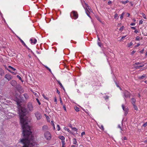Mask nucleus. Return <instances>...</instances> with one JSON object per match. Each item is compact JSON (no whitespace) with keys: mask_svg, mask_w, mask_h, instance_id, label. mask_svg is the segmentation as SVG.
I'll return each mask as SVG.
<instances>
[{"mask_svg":"<svg viewBox=\"0 0 147 147\" xmlns=\"http://www.w3.org/2000/svg\"><path fill=\"white\" fill-rule=\"evenodd\" d=\"M20 123L23 129V134L24 139L21 140V142L24 144L23 147H33L35 143L32 136L31 127L28 123L29 121L26 115V111L25 108H18Z\"/></svg>","mask_w":147,"mask_h":147,"instance_id":"1","label":"nucleus"},{"mask_svg":"<svg viewBox=\"0 0 147 147\" xmlns=\"http://www.w3.org/2000/svg\"><path fill=\"white\" fill-rule=\"evenodd\" d=\"M44 135L45 138L47 140H50L51 138V135L50 133L48 131L45 132L44 133Z\"/></svg>","mask_w":147,"mask_h":147,"instance_id":"2","label":"nucleus"},{"mask_svg":"<svg viewBox=\"0 0 147 147\" xmlns=\"http://www.w3.org/2000/svg\"><path fill=\"white\" fill-rule=\"evenodd\" d=\"M124 98L125 100V98H127L129 97V93L127 91H125L124 92Z\"/></svg>","mask_w":147,"mask_h":147,"instance_id":"3","label":"nucleus"},{"mask_svg":"<svg viewBox=\"0 0 147 147\" xmlns=\"http://www.w3.org/2000/svg\"><path fill=\"white\" fill-rule=\"evenodd\" d=\"M72 13L73 14V16L74 17V19H76L78 18V15L76 12L75 11H73L72 12Z\"/></svg>","mask_w":147,"mask_h":147,"instance_id":"4","label":"nucleus"},{"mask_svg":"<svg viewBox=\"0 0 147 147\" xmlns=\"http://www.w3.org/2000/svg\"><path fill=\"white\" fill-rule=\"evenodd\" d=\"M5 78L8 81H9L12 79V77L9 74H6L5 76Z\"/></svg>","mask_w":147,"mask_h":147,"instance_id":"5","label":"nucleus"},{"mask_svg":"<svg viewBox=\"0 0 147 147\" xmlns=\"http://www.w3.org/2000/svg\"><path fill=\"white\" fill-rule=\"evenodd\" d=\"M28 108L30 111H31L33 110V107L31 103H29L28 104Z\"/></svg>","mask_w":147,"mask_h":147,"instance_id":"6","label":"nucleus"},{"mask_svg":"<svg viewBox=\"0 0 147 147\" xmlns=\"http://www.w3.org/2000/svg\"><path fill=\"white\" fill-rule=\"evenodd\" d=\"M122 107L123 110L125 111V114L126 115L127 113V111L128 110V109L127 108H125L124 107V106L123 105H122Z\"/></svg>","mask_w":147,"mask_h":147,"instance_id":"7","label":"nucleus"},{"mask_svg":"<svg viewBox=\"0 0 147 147\" xmlns=\"http://www.w3.org/2000/svg\"><path fill=\"white\" fill-rule=\"evenodd\" d=\"M59 138L62 140V142L63 144L65 142V137L63 136H59Z\"/></svg>","mask_w":147,"mask_h":147,"instance_id":"8","label":"nucleus"},{"mask_svg":"<svg viewBox=\"0 0 147 147\" xmlns=\"http://www.w3.org/2000/svg\"><path fill=\"white\" fill-rule=\"evenodd\" d=\"M11 85L13 86H15L16 84V82L15 80H13L10 82Z\"/></svg>","mask_w":147,"mask_h":147,"instance_id":"9","label":"nucleus"},{"mask_svg":"<svg viewBox=\"0 0 147 147\" xmlns=\"http://www.w3.org/2000/svg\"><path fill=\"white\" fill-rule=\"evenodd\" d=\"M30 41L32 44H35L36 42V40L35 39H34V40L32 39H31Z\"/></svg>","mask_w":147,"mask_h":147,"instance_id":"10","label":"nucleus"},{"mask_svg":"<svg viewBox=\"0 0 147 147\" xmlns=\"http://www.w3.org/2000/svg\"><path fill=\"white\" fill-rule=\"evenodd\" d=\"M19 39L20 40V41L22 43L23 45L25 46L26 47L28 48L27 46L26 45L24 42L20 38H19Z\"/></svg>","mask_w":147,"mask_h":147,"instance_id":"11","label":"nucleus"},{"mask_svg":"<svg viewBox=\"0 0 147 147\" xmlns=\"http://www.w3.org/2000/svg\"><path fill=\"white\" fill-rule=\"evenodd\" d=\"M4 74V71L1 68H0V75L3 76Z\"/></svg>","mask_w":147,"mask_h":147,"instance_id":"12","label":"nucleus"},{"mask_svg":"<svg viewBox=\"0 0 147 147\" xmlns=\"http://www.w3.org/2000/svg\"><path fill=\"white\" fill-rule=\"evenodd\" d=\"M42 129L44 131H45L48 130V126L47 125H44L42 127Z\"/></svg>","mask_w":147,"mask_h":147,"instance_id":"13","label":"nucleus"},{"mask_svg":"<svg viewBox=\"0 0 147 147\" xmlns=\"http://www.w3.org/2000/svg\"><path fill=\"white\" fill-rule=\"evenodd\" d=\"M136 100L134 98H132L131 99V102L133 105L135 104V103L136 102Z\"/></svg>","mask_w":147,"mask_h":147,"instance_id":"14","label":"nucleus"},{"mask_svg":"<svg viewBox=\"0 0 147 147\" xmlns=\"http://www.w3.org/2000/svg\"><path fill=\"white\" fill-rule=\"evenodd\" d=\"M41 117L42 116L40 114H37V120L40 119Z\"/></svg>","mask_w":147,"mask_h":147,"instance_id":"15","label":"nucleus"},{"mask_svg":"<svg viewBox=\"0 0 147 147\" xmlns=\"http://www.w3.org/2000/svg\"><path fill=\"white\" fill-rule=\"evenodd\" d=\"M144 66V65H140L139 66H138L136 67V69H138L140 67H143Z\"/></svg>","mask_w":147,"mask_h":147,"instance_id":"16","label":"nucleus"},{"mask_svg":"<svg viewBox=\"0 0 147 147\" xmlns=\"http://www.w3.org/2000/svg\"><path fill=\"white\" fill-rule=\"evenodd\" d=\"M121 2L123 4H125L126 3H128L129 2V1L128 0L126 1H121Z\"/></svg>","mask_w":147,"mask_h":147,"instance_id":"17","label":"nucleus"},{"mask_svg":"<svg viewBox=\"0 0 147 147\" xmlns=\"http://www.w3.org/2000/svg\"><path fill=\"white\" fill-rule=\"evenodd\" d=\"M133 45V43L132 42H130V43H128L127 44V46L128 47H130L131 46H132Z\"/></svg>","mask_w":147,"mask_h":147,"instance_id":"18","label":"nucleus"},{"mask_svg":"<svg viewBox=\"0 0 147 147\" xmlns=\"http://www.w3.org/2000/svg\"><path fill=\"white\" fill-rule=\"evenodd\" d=\"M75 110L77 112H78V111H80L79 108L77 107H75Z\"/></svg>","mask_w":147,"mask_h":147,"instance_id":"19","label":"nucleus"},{"mask_svg":"<svg viewBox=\"0 0 147 147\" xmlns=\"http://www.w3.org/2000/svg\"><path fill=\"white\" fill-rule=\"evenodd\" d=\"M73 142L74 144H76L77 143L76 140L75 138H74L73 139Z\"/></svg>","mask_w":147,"mask_h":147,"instance_id":"20","label":"nucleus"},{"mask_svg":"<svg viewBox=\"0 0 147 147\" xmlns=\"http://www.w3.org/2000/svg\"><path fill=\"white\" fill-rule=\"evenodd\" d=\"M125 14V13L124 12H123L122 14L121 15V16H120V18L122 19L123 18V17L124 16V15Z\"/></svg>","mask_w":147,"mask_h":147,"instance_id":"21","label":"nucleus"},{"mask_svg":"<svg viewBox=\"0 0 147 147\" xmlns=\"http://www.w3.org/2000/svg\"><path fill=\"white\" fill-rule=\"evenodd\" d=\"M24 97H25V98L26 99L28 98V95L26 94H24Z\"/></svg>","mask_w":147,"mask_h":147,"instance_id":"22","label":"nucleus"},{"mask_svg":"<svg viewBox=\"0 0 147 147\" xmlns=\"http://www.w3.org/2000/svg\"><path fill=\"white\" fill-rule=\"evenodd\" d=\"M99 128L101 129L103 131L104 130V127L103 125H102L100 126H99Z\"/></svg>","mask_w":147,"mask_h":147,"instance_id":"23","label":"nucleus"},{"mask_svg":"<svg viewBox=\"0 0 147 147\" xmlns=\"http://www.w3.org/2000/svg\"><path fill=\"white\" fill-rule=\"evenodd\" d=\"M141 14L142 15V16L143 17L144 19H146V16L145 15V14L144 13H141Z\"/></svg>","mask_w":147,"mask_h":147,"instance_id":"24","label":"nucleus"},{"mask_svg":"<svg viewBox=\"0 0 147 147\" xmlns=\"http://www.w3.org/2000/svg\"><path fill=\"white\" fill-rule=\"evenodd\" d=\"M8 67H9V69H12V70H13V71H15V70H16V69L15 68H13V67H12L11 66H9Z\"/></svg>","mask_w":147,"mask_h":147,"instance_id":"25","label":"nucleus"},{"mask_svg":"<svg viewBox=\"0 0 147 147\" xmlns=\"http://www.w3.org/2000/svg\"><path fill=\"white\" fill-rule=\"evenodd\" d=\"M134 106V107L135 110H138V108L135 105V104L133 105Z\"/></svg>","mask_w":147,"mask_h":147,"instance_id":"26","label":"nucleus"},{"mask_svg":"<svg viewBox=\"0 0 147 147\" xmlns=\"http://www.w3.org/2000/svg\"><path fill=\"white\" fill-rule=\"evenodd\" d=\"M117 17H118V14L116 13H115V16H114V18L116 19H117Z\"/></svg>","mask_w":147,"mask_h":147,"instance_id":"27","label":"nucleus"},{"mask_svg":"<svg viewBox=\"0 0 147 147\" xmlns=\"http://www.w3.org/2000/svg\"><path fill=\"white\" fill-rule=\"evenodd\" d=\"M86 14L88 16H89V17H90V16L88 13V12H89V11L88 10H86Z\"/></svg>","mask_w":147,"mask_h":147,"instance_id":"28","label":"nucleus"},{"mask_svg":"<svg viewBox=\"0 0 147 147\" xmlns=\"http://www.w3.org/2000/svg\"><path fill=\"white\" fill-rule=\"evenodd\" d=\"M146 76L145 75H143L142 76H141L140 77V78L141 79H142L144 78Z\"/></svg>","mask_w":147,"mask_h":147,"instance_id":"29","label":"nucleus"},{"mask_svg":"<svg viewBox=\"0 0 147 147\" xmlns=\"http://www.w3.org/2000/svg\"><path fill=\"white\" fill-rule=\"evenodd\" d=\"M45 116L46 118H47V119L48 120H50V118L48 116L46 115L45 114Z\"/></svg>","mask_w":147,"mask_h":147,"instance_id":"30","label":"nucleus"},{"mask_svg":"<svg viewBox=\"0 0 147 147\" xmlns=\"http://www.w3.org/2000/svg\"><path fill=\"white\" fill-rule=\"evenodd\" d=\"M140 37L139 36H137L136 38V40H140Z\"/></svg>","mask_w":147,"mask_h":147,"instance_id":"31","label":"nucleus"},{"mask_svg":"<svg viewBox=\"0 0 147 147\" xmlns=\"http://www.w3.org/2000/svg\"><path fill=\"white\" fill-rule=\"evenodd\" d=\"M143 22V21L142 20H140L139 22V24H142Z\"/></svg>","mask_w":147,"mask_h":147,"instance_id":"32","label":"nucleus"},{"mask_svg":"<svg viewBox=\"0 0 147 147\" xmlns=\"http://www.w3.org/2000/svg\"><path fill=\"white\" fill-rule=\"evenodd\" d=\"M17 77L20 80H22V79L21 77L19 75H17Z\"/></svg>","mask_w":147,"mask_h":147,"instance_id":"33","label":"nucleus"},{"mask_svg":"<svg viewBox=\"0 0 147 147\" xmlns=\"http://www.w3.org/2000/svg\"><path fill=\"white\" fill-rule=\"evenodd\" d=\"M147 125V122L145 123L143 125V126L144 127H146Z\"/></svg>","mask_w":147,"mask_h":147,"instance_id":"34","label":"nucleus"},{"mask_svg":"<svg viewBox=\"0 0 147 147\" xmlns=\"http://www.w3.org/2000/svg\"><path fill=\"white\" fill-rule=\"evenodd\" d=\"M57 130L58 131L60 130V127L59 125H57Z\"/></svg>","mask_w":147,"mask_h":147,"instance_id":"35","label":"nucleus"},{"mask_svg":"<svg viewBox=\"0 0 147 147\" xmlns=\"http://www.w3.org/2000/svg\"><path fill=\"white\" fill-rule=\"evenodd\" d=\"M58 82L59 84L60 85V86L61 87H63V86L62 85V84H61V83L60 82Z\"/></svg>","mask_w":147,"mask_h":147,"instance_id":"36","label":"nucleus"},{"mask_svg":"<svg viewBox=\"0 0 147 147\" xmlns=\"http://www.w3.org/2000/svg\"><path fill=\"white\" fill-rule=\"evenodd\" d=\"M63 108L64 109V110H65V111H67L66 109V107H65V106L64 105H63Z\"/></svg>","mask_w":147,"mask_h":147,"instance_id":"37","label":"nucleus"},{"mask_svg":"<svg viewBox=\"0 0 147 147\" xmlns=\"http://www.w3.org/2000/svg\"><path fill=\"white\" fill-rule=\"evenodd\" d=\"M98 45L100 47H101V42H98Z\"/></svg>","mask_w":147,"mask_h":147,"instance_id":"38","label":"nucleus"},{"mask_svg":"<svg viewBox=\"0 0 147 147\" xmlns=\"http://www.w3.org/2000/svg\"><path fill=\"white\" fill-rule=\"evenodd\" d=\"M141 63L140 62H137V63H135L134 65H138L140 64Z\"/></svg>","mask_w":147,"mask_h":147,"instance_id":"39","label":"nucleus"},{"mask_svg":"<svg viewBox=\"0 0 147 147\" xmlns=\"http://www.w3.org/2000/svg\"><path fill=\"white\" fill-rule=\"evenodd\" d=\"M111 1H109L108 3V5H110V4L111 3Z\"/></svg>","mask_w":147,"mask_h":147,"instance_id":"40","label":"nucleus"},{"mask_svg":"<svg viewBox=\"0 0 147 147\" xmlns=\"http://www.w3.org/2000/svg\"><path fill=\"white\" fill-rule=\"evenodd\" d=\"M72 129L75 131H77V129L75 127L72 128Z\"/></svg>","mask_w":147,"mask_h":147,"instance_id":"41","label":"nucleus"},{"mask_svg":"<svg viewBox=\"0 0 147 147\" xmlns=\"http://www.w3.org/2000/svg\"><path fill=\"white\" fill-rule=\"evenodd\" d=\"M124 28V26H123L121 27V28L120 29V30L122 31L123 30V29Z\"/></svg>","mask_w":147,"mask_h":147,"instance_id":"42","label":"nucleus"},{"mask_svg":"<svg viewBox=\"0 0 147 147\" xmlns=\"http://www.w3.org/2000/svg\"><path fill=\"white\" fill-rule=\"evenodd\" d=\"M104 98H105V100L109 98V96H106L104 97Z\"/></svg>","mask_w":147,"mask_h":147,"instance_id":"43","label":"nucleus"},{"mask_svg":"<svg viewBox=\"0 0 147 147\" xmlns=\"http://www.w3.org/2000/svg\"><path fill=\"white\" fill-rule=\"evenodd\" d=\"M118 127L119 128H120V129H121V130H122V128H121V126H120V125H118Z\"/></svg>","mask_w":147,"mask_h":147,"instance_id":"44","label":"nucleus"},{"mask_svg":"<svg viewBox=\"0 0 147 147\" xmlns=\"http://www.w3.org/2000/svg\"><path fill=\"white\" fill-rule=\"evenodd\" d=\"M135 25V23H133L131 24L130 25L131 26H134Z\"/></svg>","mask_w":147,"mask_h":147,"instance_id":"45","label":"nucleus"},{"mask_svg":"<svg viewBox=\"0 0 147 147\" xmlns=\"http://www.w3.org/2000/svg\"><path fill=\"white\" fill-rule=\"evenodd\" d=\"M85 134V132L84 131L82 132L81 133V136H82Z\"/></svg>","mask_w":147,"mask_h":147,"instance_id":"46","label":"nucleus"},{"mask_svg":"<svg viewBox=\"0 0 147 147\" xmlns=\"http://www.w3.org/2000/svg\"><path fill=\"white\" fill-rule=\"evenodd\" d=\"M123 140H127V138L125 137H124V138H123L122 139Z\"/></svg>","mask_w":147,"mask_h":147,"instance_id":"47","label":"nucleus"},{"mask_svg":"<svg viewBox=\"0 0 147 147\" xmlns=\"http://www.w3.org/2000/svg\"><path fill=\"white\" fill-rule=\"evenodd\" d=\"M144 49H143L141 51H140V52L141 53H143L144 52Z\"/></svg>","mask_w":147,"mask_h":147,"instance_id":"48","label":"nucleus"},{"mask_svg":"<svg viewBox=\"0 0 147 147\" xmlns=\"http://www.w3.org/2000/svg\"><path fill=\"white\" fill-rule=\"evenodd\" d=\"M140 44L139 43H138L137 45L135 46V47H138L140 45Z\"/></svg>","mask_w":147,"mask_h":147,"instance_id":"49","label":"nucleus"},{"mask_svg":"<svg viewBox=\"0 0 147 147\" xmlns=\"http://www.w3.org/2000/svg\"><path fill=\"white\" fill-rule=\"evenodd\" d=\"M37 103H38V104L39 105H40V102L39 101V100L38 99H37Z\"/></svg>","mask_w":147,"mask_h":147,"instance_id":"50","label":"nucleus"},{"mask_svg":"<svg viewBox=\"0 0 147 147\" xmlns=\"http://www.w3.org/2000/svg\"><path fill=\"white\" fill-rule=\"evenodd\" d=\"M47 68L49 71L50 72H51V70L50 69H49V67H46Z\"/></svg>","mask_w":147,"mask_h":147,"instance_id":"51","label":"nucleus"},{"mask_svg":"<svg viewBox=\"0 0 147 147\" xmlns=\"http://www.w3.org/2000/svg\"><path fill=\"white\" fill-rule=\"evenodd\" d=\"M126 36H123L121 39V40H122V39H123L124 38H125L126 37Z\"/></svg>","mask_w":147,"mask_h":147,"instance_id":"52","label":"nucleus"},{"mask_svg":"<svg viewBox=\"0 0 147 147\" xmlns=\"http://www.w3.org/2000/svg\"><path fill=\"white\" fill-rule=\"evenodd\" d=\"M60 102L61 103V105H63V102H62L61 99V98H60Z\"/></svg>","mask_w":147,"mask_h":147,"instance_id":"53","label":"nucleus"},{"mask_svg":"<svg viewBox=\"0 0 147 147\" xmlns=\"http://www.w3.org/2000/svg\"><path fill=\"white\" fill-rule=\"evenodd\" d=\"M115 84H116V86H117V87H119V88H120V89L121 90V88L120 87H119V86L118 85V84H117V83H116V82H115Z\"/></svg>","mask_w":147,"mask_h":147,"instance_id":"54","label":"nucleus"},{"mask_svg":"<svg viewBox=\"0 0 147 147\" xmlns=\"http://www.w3.org/2000/svg\"><path fill=\"white\" fill-rule=\"evenodd\" d=\"M54 101L55 102H57V100L56 98V97H55V98H54Z\"/></svg>","mask_w":147,"mask_h":147,"instance_id":"55","label":"nucleus"},{"mask_svg":"<svg viewBox=\"0 0 147 147\" xmlns=\"http://www.w3.org/2000/svg\"><path fill=\"white\" fill-rule=\"evenodd\" d=\"M134 32L136 33H137L138 32V30H135Z\"/></svg>","mask_w":147,"mask_h":147,"instance_id":"56","label":"nucleus"},{"mask_svg":"<svg viewBox=\"0 0 147 147\" xmlns=\"http://www.w3.org/2000/svg\"><path fill=\"white\" fill-rule=\"evenodd\" d=\"M135 52V51H133L131 52V54L132 55Z\"/></svg>","mask_w":147,"mask_h":147,"instance_id":"57","label":"nucleus"},{"mask_svg":"<svg viewBox=\"0 0 147 147\" xmlns=\"http://www.w3.org/2000/svg\"><path fill=\"white\" fill-rule=\"evenodd\" d=\"M57 93L59 94L60 93V92L58 90H57Z\"/></svg>","mask_w":147,"mask_h":147,"instance_id":"58","label":"nucleus"},{"mask_svg":"<svg viewBox=\"0 0 147 147\" xmlns=\"http://www.w3.org/2000/svg\"><path fill=\"white\" fill-rule=\"evenodd\" d=\"M131 28L132 29H136V28L135 27H131Z\"/></svg>","mask_w":147,"mask_h":147,"instance_id":"59","label":"nucleus"},{"mask_svg":"<svg viewBox=\"0 0 147 147\" xmlns=\"http://www.w3.org/2000/svg\"><path fill=\"white\" fill-rule=\"evenodd\" d=\"M43 96L46 99H47V97H45V96H44V95H43Z\"/></svg>","mask_w":147,"mask_h":147,"instance_id":"60","label":"nucleus"},{"mask_svg":"<svg viewBox=\"0 0 147 147\" xmlns=\"http://www.w3.org/2000/svg\"><path fill=\"white\" fill-rule=\"evenodd\" d=\"M134 22H135L136 21V20L135 19H133L132 20Z\"/></svg>","mask_w":147,"mask_h":147,"instance_id":"61","label":"nucleus"},{"mask_svg":"<svg viewBox=\"0 0 147 147\" xmlns=\"http://www.w3.org/2000/svg\"><path fill=\"white\" fill-rule=\"evenodd\" d=\"M33 93L35 95H36V93L35 92H33Z\"/></svg>","mask_w":147,"mask_h":147,"instance_id":"62","label":"nucleus"},{"mask_svg":"<svg viewBox=\"0 0 147 147\" xmlns=\"http://www.w3.org/2000/svg\"><path fill=\"white\" fill-rule=\"evenodd\" d=\"M71 147H75V146L74 145H72Z\"/></svg>","mask_w":147,"mask_h":147,"instance_id":"63","label":"nucleus"},{"mask_svg":"<svg viewBox=\"0 0 147 147\" xmlns=\"http://www.w3.org/2000/svg\"><path fill=\"white\" fill-rule=\"evenodd\" d=\"M145 55H146V56H147V51H146V52L145 54Z\"/></svg>","mask_w":147,"mask_h":147,"instance_id":"64","label":"nucleus"}]
</instances>
